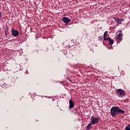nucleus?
I'll list each match as a JSON object with an SVG mask.
<instances>
[{"mask_svg": "<svg viewBox=\"0 0 130 130\" xmlns=\"http://www.w3.org/2000/svg\"><path fill=\"white\" fill-rule=\"evenodd\" d=\"M11 34L12 36H14V37H18V36H19V31H18L17 30L12 29Z\"/></svg>", "mask_w": 130, "mask_h": 130, "instance_id": "20e7f679", "label": "nucleus"}, {"mask_svg": "<svg viewBox=\"0 0 130 130\" xmlns=\"http://www.w3.org/2000/svg\"><path fill=\"white\" fill-rule=\"evenodd\" d=\"M125 129L130 130V124H128L127 126H126Z\"/></svg>", "mask_w": 130, "mask_h": 130, "instance_id": "9b49d317", "label": "nucleus"}, {"mask_svg": "<svg viewBox=\"0 0 130 130\" xmlns=\"http://www.w3.org/2000/svg\"><path fill=\"white\" fill-rule=\"evenodd\" d=\"M75 106V104L74 102L72 101V100H70L69 101V109H72Z\"/></svg>", "mask_w": 130, "mask_h": 130, "instance_id": "0eeeda50", "label": "nucleus"}, {"mask_svg": "<svg viewBox=\"0 0 130 130\" xmlns=\"http://www.w3.org/2000/svg\"><path fill=\"white\" fill-rule=\"evenodd\" d=\"M122 35L121 34H119L117 37H116V40L117 42V43H119L120 41H121V39H122Z\"/></svg>", "mask_w": 130, "mask_h": 130, "instance_id": "39448f33", "label": "nucleus"}, {"mask_svg": "<svg viewBox=\"0 0 130 130\" xmlns=\"http://www.w3.org/2000/svg\"><path fill=\"white\" fill-rule=\"evenodd\" d=\"M115 22H116V23H117L118 24H121V20L117 18H115Z\"/></svg>", "mask_w": 130, "mask_h": 130, "instance_id": "9d476101", "label": "nucleus"}, {"mask_svg": "<svg viewBox=\"0 0 130 130\" xmlns=\"http://www.w3.org/2000/svg\"><path fill=\"white\" fill-rule=\"evenodd\" d=\"M107 40H108L109 41V45H112L113 43H114V41L112 39H111L110 38H109V39H108Z\"/></svg>", "mask_w": 130, "mask_h": 130, "instance_id": "1a4fd4ad", "label": "nucleus"}, {"mask_svg": "<svg viewBox=\"0 0 130 130\" xmlns=\"http://www.w3.org/2000/svg\"><path fill=\"white\" fill-rule=\"evenodd\" d=\"M25 74H28V71L26 72Z\"/></svg>", "mask_w": 130, "mask_h": 130, "instance_id": "2eb2a0df", "label": "nucleus"}, {"mask_svg": "<svg viewBox=\"0 0 130 130\" xmlns=\"http://www.w3.org/2000/svg\"><path fill=\"white\" fill-rule=\"evenodd\" d=\"M107 35H108V31H105V32L104 33V36H103L104 40L105 41L109 39V37H108V38H106Z\"/></svg>", "mask_w": 130, "mask_h": 130, "instance_id": "6e6552de", "label": "nucleus"}, {"mask_svg": "<svg viewBox=\"0 0 130 130\" xmlns=\"http://www.w3.org/2000/svg\"><path fill=\"white\" fill-rule=\"evenodd\" d=\"M125 111L119 109L118 107H113L111 109V114L112 116H115L117 114H123Z\"/></svg>", "mask_w": 130, "mask_h": 130, "instance_id": "f257e3e1", "label": "nucleus"}, {"mask_svg": "<svg viewBox=\"0 0 130 130\" xmlns=\"http://www.w3.org/2000/svg\"><path fill=\"white\" fill-rule=\"evenodd\" d=\"M116 94L120 98H122V97H124L125 92H124V90L122 89H117L116 91Z\"/></svg>", "mask_w": 130, "mask_h": 130, "instance_id": "f03ea898", "label": "nucleus"}, {"mask_svg": "<svg viewBox=\"0 0 130 130\" xmlns=\"http://www.w3.org/2000/svg\"><path fill=\"white\" fill-rule=\"evenodd\" d=\"M62 22H63V23H70V22H71V19L67 17H63V18L62 19Z\"/></svg>", "mask_w": 130, "mask_h": 130, "instance_id": "423d86ee", "label": "nucleus"}, {"mask_svg": "<svg viewBox=\"0 0 130 130\" xmlns=\"http://www.w3.org/2000/svg\"><path fill=\"white\" fill-rule=\"evenodd\" d=\"M99 120V118L97 117H95L94 116H92L91 117V124H96V123H98V121Z\"/></svg>", "mask_w": 130, "mask_h": 130, "instance_id": "7ed1b4c3", "label": "nucleus"}, {"mask_svg": "<svg viewBox=\"0 0 130 130\" xmlns=\"http://www.w3.org/2000/svg\"><path fill=\"white\" fill-rule=\"evenodd\" d=\"M1 19H3V16H2V12H0V22L2 21Z\"/></svg>", "mask_w": 130, "mask_h": 130, "instance_id": "ddd939ff", "label": "nucleus"}, {"mask_svg": "<svg viewBox=\"0 0 130 130\" xmlns=\"http://www.w3.org/2000/svg\"><path fill=\"white\" fill-rule=\"evenodd\" d=\"M91 124H92L91 123H90L87 126V129H90L91 128Z\"/></svg>", "mask_w": 130, "mask_h": 130, "instance_id": "f8f14e48", "label": "nucleus"}, {"mask_svg": "<svg viewBox=\"0 0 130 130\" xmlns=\"http://www.w3.org/2000/svg\"><path fill=\"white\" fill-rule=\"evenodd\" d=\"M118 32L119 34H121V35H122V34H121V30H119Z\"/></svg>", "mask_w": 130, "mask_h": 130, "instance_id": "4468645a", "label": "nucleus"}]
</instances>
